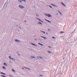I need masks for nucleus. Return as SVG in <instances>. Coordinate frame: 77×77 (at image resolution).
Listing matches in <instances>:
<instances>
[{"label": "nucleus", "mask_w": 77, "mask_h": 77, "mask_svg": "<svg viewBox=\"0 0 77 77\" xmlns=\"http://www.w3.org/2000/svg\"><path fill=\"white\" fill-rule=\"evenodd\" d=\"M29 43H30V44H31V45H33L34 46H35V47H37V45H36L34 43H32V42H30Z\"/></svg>", "instance_id": "obj_1"}, {"label": "nucleus", "mask_w": 77, "mask_h": 77, "mask_svg": "<svg viewBox=\"0 0 77 77\" xmlns=\"http://www.w3.org/2000/svg\"><path fill=\"white\" fill-rule=\"evenodd\" d=\"M37 20H38V21H40V22H41V23H44V21H42V20L40 19L37 18Z\"/></svg>", "instance_id": "obj_2"}, {"label": "nucleus", "mask_w": 77, "mask_h": 77, "mask_svg": "<svg viewBox=\"0 0 77 77\" xmlns=\"http://www.w3.org/2000/svg\"><path fill=\"white\" fill-rule=\"evenodd\" d=\"M19 8H21V9H24V7L21 5H19Z\"/></svg>", "instance_id": "obj_3"}, {"label": "nucleus", "mask_w": 77, "mask_h": 77, "mask_svg": "<svg viewBox=\"0 0 77 77\" xmlns=\"http://www.w3.org/2000/svg\"><path fill=\"white\" fill-rule=\"evenodd\" d=\"M37 58H38V59H43V57H41L40 56H37Z\"/></svg>", "instance_id": "obj_4"}, {"label": "nucleus", "mask_w": 77, "mask_h": 77, "mask_svg": "<svg viewBox=\"0 0 77 77\" xmlns=\"http://www.w3.org/2000/svg\"><path fill=\"white\" fill-rule=\"evenodd\" d=\"M47 17H50V18L52 17V16L51 15V14H48Z\"/></svg>", "instance_id": "obj_5"}, {"label": "nucleus", "mask_w": 77, "mask_h": 77, "mask_svg": "<svg viewBox=\"0 0 77 77\" xmlns=\"http://www.w3.org/2000/svg\"><path fill=\"white\" fill-rule=\"evenodd\" d=\"M15 41L16 42H20V41L18 39H15Z\"/></svg>", "instance_id": "obj_6"}, {"label": "nucleus", "mask_w": 77, "mask_h": 77, "mask_svg": "<svg viewBox=\"0 0 77 77\" xmlns=\"http://www.w3.org/2000/svg\"><path fill=\"white\" fill-rule=\"evenodd\" d=\"M61 4L62 5H63V6H64V7H66V5H65L64 3H63V2H61Z\"/></svg>", "instance_id": "obj_7"}, {"label": "nucleus", "mask_w": 77, "mask_h": 77, "mask_svg": "<svg viewBox=\"0 0 77 77\" xmlns=\"http://www.w3.org/2000/svg\"><path fill=\"white\" fill-rule=\"evenodd\" d=\"M40 37H41L42 38H43V39H47V37H45L40 36Z\"/></svg>", "instance_id": "obj_8"}, {"label": "nucleus", "mask_w": 77, "mask_h": 77, "mask_svg": "<svg viewBox=\"0 0 77 77\" xmlns=\"http://www.w3.org/2000/svg\"><path fill=\"white\" fill-rule=\"evenodd\" d=\"M38 45H41V46H44V45L40 43H38Z\"/></svg>", "instance_id": "obj_9"}, {"label": "nucleus", "mask_w": 77, "mask_h": 77, "mask_svg": "<svg viewBox=\"0 0 77 77\" xmlns=\"http://www.w3.org/2000/svg\"><path fill=\"white\" fill-rule=\"evenodd\" d=\"M37 24H40L41 25H42V23L39 21L38 22Z\"/></svg>", "instance_id": "obj_10"}, {"label": "nucleus", "mask_w": 77, "mask_h": 77, "mask_svg": "<svg viewBox=\"0 0 77 77\" xmlns=\"http://www.w3.org/2000/svg\"><path fill=\"white\" fill-rule=\"evenodd\" d=\"M30 58L31 59L35 58V56H31Z\"/></svg>", "instance_id": "obj_11"}, {"label": "nucleus", "mask_w": 77, "mask_h": 77, "mask_svg": "<svg viewBox=\"0 0 77 77\" xmlns=\"http://www.w3.org/2000/svg\"><path fill=\"white\" fill-rule=\"evenodd\" d=\"M51 6H54L55 7H57V6H56L55 5H54L52 4H51Z\"/></svg>", "instance_id": "obj_12"}, {"label": "nucleus", "mask_w": 77, "mask_h": 77, "mask_svg": "<svg viewBox=\"0 0 77 77\" xmlns=\"http://www.w3.org/2000/svg\"><path fill=\"white\" fill-rule=\"evenodd\" d=\"M3 64H4V65H5V66H7V64L6 63H4Z\"/></svg>", "instance_id": "obj_13"}, {"label": "nucleus", "mask_w": 77, "mask_h": 77, "mask_svg": "<svg viewBox=\"0 0 77 77\" xmlns=\"http://www.w3.org/2000/svg\"><path fill=\"white\" fill-rule=\"evenodd\" d=\"M8 58H9L10 59H12V57H11V56H8Z\"/></svg>", "instance_id": "obj_14"}, {"label": "nucleus", "mask_w": 77, "mask_h": 77, "mask_svg": "<svg viewBox=\"0 0 77 77\" xmlns=\"http://www.w3.org/2000/svg\"><path fill=\"white\" fill-rule=\"evenodd\" d=\"M24 68H25V69H27L28 70H30V69H29V68H27L26 67H24Z\"/></svg>", "instance_id": "obj_15"}, {"label": "nucleus", "mask_w": 77, "mask_h": 77, "mask_svg": "<svg viewBox=\"0 0 77 77\" xmlns=\"http://www.w3.org/2000/svg\"><path fill=\"white\" fill-rule=\"evenodd\" d=\"M41 32H42V33H45V31H41Z\"/></svg>", "instance_id": "obj_16"}, {"label": "nucleus", "mask_w": 77, "mask_h": 77, "mask_svg": "<svg viewBox=\"0 0 77 77\" xmlns=\"http://www.w3.org/2000/svg\"><path fill=\"white\" fill-rule=\"evenodd\" d=\"M44 15H45V16H48V14H47V13H45Z\"/></svg>", "instance_id": "obj_17"}, {"label": "nucleus", "mask_w": 77, "mask_h": 77, "mask_svg": "<svg viewBox=\"0 0 77 77\" xmlns=\"http://www.w3.org/2000/svg\"><path fill=\"white\" fill-rule=\"evenodd\" d=\"M11 60H15V59H14V58H13V57H12V58H11Z\"/></svg>", "instance_id": "obj_18"}, {"label": "nucleus", "mask_w": 77, "mask_h": 77, "mask_svg": "<svg viewBox=\"0 0 77 77\" xmlns=\"http://www.w3.org/2000/svg\"><path fill=\"white\" fill-rule=\"evenodd\" d=\"M1 74H3V75H6L5 73H3L2 72H1Z\"/></svg>", "instance_id": "obj_19"}, {"label": "nucleus", "mask_w": 77, "mask_h": 77, "mask_svg": "<svg viewBox=\"0 0 77 77\" xmlns=\"http://www.w3.org/2000/svg\"><path fill=\"white\" fill-rule=\"evenodd\" d=\"M2 68L3 69H6V67H5V66H3L2 67Z\"/></svg>", "instance_id": "obj_20"}, {"label": "nucleus", "mask_w": 77, "mask_h": 77, "mask_svg": "<svg viewBox=\"0 0 77 77\" xmlns=\"http://www.w3.org/2000/svg\"><path fill=\"white\" fill-rule=\"evenodd\" d=\"M18 2H20V3H22V0H18Z\"/></svg>", "instance_id": "obj_21"}, {"label": "nucleus", "mask_w": 77, "mask_h": 77, "mask_svg": "<svg viewBox=\"0 0 77 77\" xmlns=\"http://www.w3.org/2000/svg\"><path fill=\"white\" fill-rule=\"evenodd\" d=\"M49 8H50L51 9H53V7H52V6H51V5L49 6Z\"/></svg>", "instance_id": "obj_22"}, {"label": "nucleus", "mask_w": 77, "mask_h": 77, "mask_svg": "<svg viewBox=\"0 0 77 77\" xmlns=\"http://www.w3.org/2000/svg\"><path fill=\"white\" fill-rule=\"evenodd\" d=\"M12 71L13 72H15V70H14V69H12Z\"/></svg>", "instance_id": "obj_23"}, {"label": "nucleus", "mask_w": 77, "mask_h": 77, "mask_svg": "<svg viewBox=\"0 0 77 77\" xmlns=\"http://www.w3.org/2000/svg\"><path fill=\"white\" fill-rule=\"evenodd\" d=\"M48 53H51V51H48Z\"/></svg>", "instance_id": "obj_24"}, {"label": "nucleus", "mask_w": 77, "mask_h": 77, "mask_svg": "<svg viewBox=\"0 0 77 77\" xmlns=\"http://www.w3.org/2000/svg\"><path fill=\"white\" fill-rule=\"evenodd\" d=\"M22 1H23V2H26V0H21Z\"/></svg>", "instance_id": "obj_25"}, {"label": "nucleus", "mask_w": 77, "mask_h": 77, "mask_svg": "<svg viewBox=\"0 0 77 77\" xmlns=\"http://www.w3.org/2000/svg\"><path fill=\"white\" fill-rule=\"evenodd\" d=\"M60 14V15H62V13H61V12H60V11H58Z\"/></svg>", "instance_id": "obj_26"}, {"label": "nucleus", "mask_w": 77, "mask_h": 77, "mask_svg": "<svg viewBox=\"0 0 77 77\" xmlns=\"http://www.w3.org/2000/svg\"><path fill=\"white\" fill-rule=\"evenodd\" d=\"M65 33V32H64L61 31V32H60V33Z\"/></svg>", "instance_id": "obj_27"}, {"label": "nucleus", "mask_w": 77, "mask_h": 77, "mask_svg": "<svg viewBox=\"0 0 77 77\" xmlns=\"http://www.w3.org/2000/svg\"><path fill=\"white\" fill-rule=\"evenodd\" d=\"M47 21H48V23H51V22L49 21V20H47Z\"/></svg>", "instance_id": "obj_28"}, {"label": "nucleus", "mask_w": 77, "mask_h": 77, "mask_svg": "<svg viewBox=\"0 0 77 77\" xmlns=\"http://www.w3.org/2000/svg\"><path fill=\"white\" fill-rule=\"evenodd\" d=\"M36 15L37 17H38L39 16V14H36Z\"/></svg>", "instance_id": "obj_29"}, {"label": "nucleus", "mask_w": 77, "mask_h": 77, "mask_svg": "<svg viewBox=\"0 0 77 77\" xmlns=\"http://www.w3.org/2000/svg\"><path fill=\"white\" fill-rule=\"evenodd\" d=\"M9 76L10 77H12V76L11 75H9Z\"/></svg>", "instance_id": "obj_30"}, {"label": "nucleus", "mask_w": 77, "mask_h": 77, "mask_svg": "<svg viewBox=\"0 0 77 77\" xmlns=\"http://www.w3.org/2000/svg\"><path fill=\"white\" fill-rule=\"evenodd\" d=\"M1 76H2V77H7L4 75H2Z\"/></svg>", "instance_id": "obj_31"}, {"label": "nucleus", "mask_w": 77, "mask_h": 77, "mask_svg": "<svg viewBox=\"0 0 77 77\" xmlns=\"http://www.w3.org/2000/svg\"><path fill=\"white\" fill-rule=\"evenodd\" d=\"M52 39H56V37H52Z\"/></svg>", "instance_id": "obj_32"}, {"label": "nucleus", "mask_w": 77, "mask_h": 77, "mask_svg": "<svg viewBox=\"0 0 77 77\" xmlns=\"http://www.w3.org/2000/svg\"><path fill=\"white\" fill-rule=\"evenodd\" d=\"M48 31H51V30L50 29H48Z\"/></svg>", "instance_id": "obj_33"}, {"label": "nucleus", "mask_w": 77, "mask_h": 77, "mask_svg": "<svg viewBox=\"0 0 77 77\" xmlns=\"http://www.w3.org/2000/svg\"><path fill=\"white\" fill-rule=\"evenodd\" d=\"M40 76H41V77H43V75H40Z\"/></svg>", "instance_id": "obj_34"}, {"label": "nucleus", "mask_w": 77, "mask_h": 77, "mask_svg": "<svg viewBox=\"0 0 77 77\" xmlns=\"http://www.w3.org/2000/svg\"><path fill=\"white\" fill-rule=\"evenodd\" d=\"M17 31L18 32H19V31H20V29H17Z\"/></svg>", "instance_id": "obj_35"}, {"label": "nucleus", "mask_w": 77, "mask_h": 77, "mask_svg": "<svg viewBox=\"0 0 77 77\" xmlns=\"http://www.w3.org/2000/svg\"><path fill=\"white\" fill-rule=\"evenodd\" d=\"M45 20L46 21H47V20H48L47 19H46L45 18Z\"/></svg>", "instance_id": "obj_36"}, {"label": "nucleus", "mask_w": 77, "mask_h": 77, "mask_svg": "<svg viewBox=\"0 0 77 77\" xmlns=\"http://www.w3.org/2000/svg\"><path fill=\"white\" fill-rule=\"evenodd\" d=\"M46 34H47V35H48L49 34L48 33V32H46Z\"/></svg>", "instance_id": "obj_37"}, {"label": "nucleus", "mask_w": 77, "mask_h": 77, "mask_svg": "<svg viewBox=\"0 0 77 77\" xmlns=\"http://www.w3.org/2000/svg\"><path fill=\"white\" fill-rule=\"evenodd\" d=\"M22 69H24V68L23 67H22Z\"/></svg>", "instance_id": "obj_38"}, {"label": "nucleus", "mask_w": 77, "mask_h": 77, "mask_svg": "<svg viewBox=\"0 0 77 77\" xmlns=\"http://www.w3.org/2000/svg\"><path fill=\"white\" fill-rule=\"evenodd\" d=\"M18 56H20V54H18Z\"/></svg>", "instance_id": "obj_39"}, {"label": "nucleus", "mask_w": 77, "mask_h": 77, "mask_svg": "<svg viewBox=\"0 0 77 77\" xmlns=\"http://www.w3.org/2000/svg\"><path fill=\"white\" fill-rule=\"evenodd\" d=\"M47 6H50V5H48Z\"/></svg>", "instance_id": "obj_40"}, {"label": "nucleus", "mask_w": 77, "mask_h": 77, "mask_svg": "<svg viewBox=\"0 0 77 77\" xmlns=\"http://www.w3.org/2000/svg\"><path fill=\"white\" fill-rule=\"evenodd\" d=\"M24 21V22H26V21Z\"/></svg>", "instance_id": "obj_41"}, {"label": "nucleus", "mask_w": 77, "mask_h": 77, "mask_svg": "<svg viewBox=\"0 0 77 77\" xmlns=\"http://www.w3.org/2000/svg\"><path fill=\"white\" fill-rule=\"evenodd\" d=\"M19 28H20V29H21V27H19Z\"/></svg>", "instance_id": "obj_42"}, {"label": "nucleus", "mask_w": 77, "mask_h": 77, "mask_svg": "<svg viewBox=\"0 0 77 77\" xmlns=\"http://www.w3.org/2000/svg\"><path fill=\"white\" fill-rule=\"evenodd\" d=\"M49 47H50V46H49Z\"/></svg>", "instance_id": "obj_43"}]
</instances>
